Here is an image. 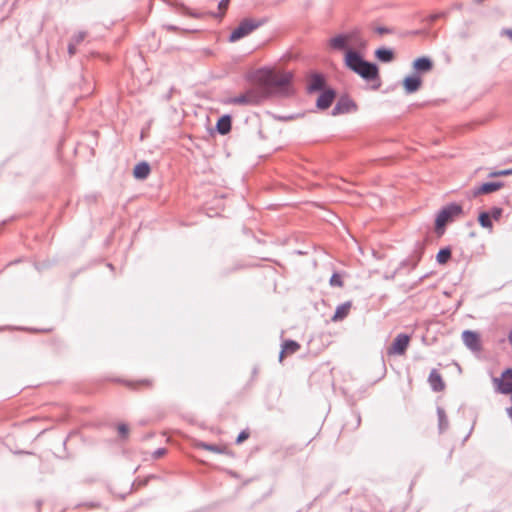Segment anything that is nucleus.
Masks as SVG:
<instances>
[{
	"mask_svg": "<svg viewBox=\"0 0 512 512\" xmlns=\"http://www.w3.org/2000/svg\"><path fill=\"white\" fill-rule=\"evenodd\" d=\"M292 74L289 72L263 71L257 75L256 85L244 93L227 97L226 105L256 106L275 95H288Z\"/></svg>",
	"mask_w": 512,
	"mask_h": 512,
	"instance_id": "nucleus-1",
	"label": "nucleus"
},
{
	"mask_svg": "<svg viewBox=\"0 0 512 512\" xmlns=\"http://www.w3.org/2000/svg\"><path fill=\"white\" fill-rule=\"evenodd\" d=\"M344 62L350 70L363 79L367 81L379 80L378 67L374 63L364 60L357 51L347 50Z\"/></svg>",
	"mask_w": 512,
	"mask_h": 512,
	"instance_id": "nucleus-2",
	"label": "nucleus"
},
{
	"mask_svg": "<svg viewBox=\"0 0 512 512\" xmlns=\"http://www.w3.org/2000/svg\"><path fill=\"white\" fill-rule=\"evenodd\" d=\"M328 45L332 50L345 51L346 53L347 50H365L367 41L361 36L359 31H352L331 38Z\"/></svg>",
	"mask_w": 512,
	"mask_h": 512,
	"instance_id": "nucleus-3",
	"label": "nucleus"
},
{
	"mask_svg": "<svg viewBox=\"0 0 512 512\" xmlns=\"http://www.w3.org/2000/svg\"><path fill=\"white\" fill-rule=\"evenodd\" d=\"M462 214V207L458 204H451L442 209L436 218L435 228L437 231L442 232L447 223L453 218Z\"/></svg>",
	"mask_w": 512,
	"mask_h": 512,
	"instance_id": "nucleus-4",
	"label": "nucleus"
},
{
	"mask_svg": "<svg viewBox=\"0 0 512 512\" xmlns=\"http://www.w3.org/2000/svg\"><path fill=\"white\" fill-rule=\"evenodd\" d=\"M261 25V22L251 18L243 19L239 25L231 32L229 36L230 42H236L249 34Z\"/></svg>",
	"mask_w": 512,
	"mask_h": 512,
	"instance_id": "nucleus-5",
	"label": "nucleus"
},
{
	"mask_svg": "<svg viewBox=\"0 0 512 512\" xmlns=\"http://www.w3.org/2000/svg\"><path fill=\"white\" fill-rule=\"evenodd\" d=\"M410 336L407 334H398L393 340L391 345L387 348L388 356H402L406 353V350L410 344Z\"/></svg>",
	"mask_w": 512,
	"mask_h": 512,
	"instance_id": "nucleus-6",
	"label": "nucleus"
},
{
	"mask_svg": "<svg viewBox=\"0 0 512 512\" xmlns=\"http://www.w3.org/2000/svg\"><path fill=\"white\" fill-rule=\"evenodd\" d=\"M357 104L347 96L341 97L332 110V115H340L357 111Z\"/></svg>",
	"mask_w": 512,
	"mask_h": 512,
	"instance_id": "nucleus-7",
	"label": "nucleus"
},
{
	"mask_svg": "<svg viewBox=\"0 0 512 512\" xmlns=\"http://www.w3.org/2000/svg\"><path fill=\"white\" fill-rule=\"evenodd\" d=\"M497 389L502 394H512V368L506 369L500 378L494 379Z\"/></svg>",
	"mask_w": 512,
	"mask_h": 512,
	"instance_id": "nucleus-8",
	"label": "nucleus"
},
{
	"mask_svg": "<svg viewBox=\"0 0 512 512\" xmlns=\"http://www.w3.org/2000/svg\"><path fill=\"white\" fill-rule=\"evenodd\" d=\"M464 344L472 351L479 352L482 349L481 338L479 333L466 330L462 333Z\"/></svg>",
	"mask_w": 512,
	"mask_h": 512,
	"instance_id": "nucleus-9",
	"label": "nucleus"
},
{
	"mask_svg": "<svg viewBox=\"0 0 512 512\" xmlns=\"http://www.w3.org/2000/svg\"><path fill=\"white\" fill-rule=\"evenodd\" d=\"M336 93L333 89L324 90L317 99L316 106L321 110L328 109L333 103Z\"/></svg>",
	"mask_w": 512,
	"mask_h": 512,
	"instance_id": "nucleus-10",
	"label": "nucleus"
},
{
	"mask_svg": "<svg viewBox=\"0 0 512 512\" xmlns=\"http://www.w3.org/2000/svg\"><path fill=\"white\" fill-rule=\"evenodd\" d=\"M324 86L325 79L321 74L314 73L308 78L307 90L309 93L321 91L324 89Z\"/></svg>",
	"mask_w": 512,
	"mask_h": 512,
	"instance_id": "nucleus-11",
	"label": "nucleus"
},
{
	"mask_svg": "<svg viewBox=\"0 0 512 512\" xmlns=\"http://www.w3.org/2000/svg\"><path fill=\"white\" fill-rule=\"evenodd\" d=\"M194 446L198 449H204V450L210 451L212 453H216V454H229L230 453L229 448L226 444L213 445V444H207L202 441H196L194 443Z\"/></svg>",
	"mask_w": 512,
	"mask_h": 512,
	"instance_id": "nucleus-12",
	"label": "nucleus"
},
{
	"mask_svg": "<svg viewBox=\"0 0 512 512\" xmlns=\"http://www.w3.org/2000/svg\"><path fill=\"white\" fill-rule=\"evenodd\" d=\"M300 344L294 340H285L279 354V361L282 362L285 357L296 353L300 349Z\"/></svg>",
	"mask_w": 512,
	"mask_h": 512,
	"instance_id": "nucleus-13",
	"label": "nucleus"
},
{
	"mask_svg": "<svg viewBox=\"0 0 512 512\" xmlns=\"http://www.w3.org/2000/svg\"><path fill=\"white\" fill-rule=\"evenodd\" d=\"M422 85V79L420 76L412 75L408 76L403 81V87L407 94L414 93L420 89Z\"/></svg>",
	"mask_w": 512,
	"mask_h": 512,
	"instance_id": "nucleus-14",
	"label": "nucleus"
},
{
	"mask_svg": "<svg viewBox=\"0 0 512 512\" xmlns=\"http://www.w3.org/2000/svg\"><path fill=\"white\" fill-rule=\"evenodd\" d=\"M433 66H434L433 61L429 57H426V56L419 57V58L415 59L413 62V68L418 73H428L433 69Z\"/></svg>",
	"mask_w": 512,
	"mask_h": 512,
	"instance_id": "nucleus-15",
	"label": "nucleus"
},
{
	"mask_svg": "<svg viewBox=\"0 0 512 512\" xmlns=\"http://www.w3.org/2000/svg\"><path fill=\"white\" fill-rule=\"evenodd\" d=\"M428 381L434 391L440 392L445 388V383L441 374L435 369L430 372Z\"/></svg>",
	"mask_w": 512,
	"mask_h": 512,
	"instance_id": "nucleus-16",
	"label": "nucleus"
},
{
	"mask_svg": "<svg viewBox=\"0 0 512 512\" xmlns=\"http://www.w3.org/2000/svg\"><path fill=\"white\" fill-rule=\"evenodd\" d=\"M502 186L503 184L501 182L484 183L473 191V196L476 197L481 194H489L495 192L499 190Z\"/></svg>",
	"mask_w": 512,
	"mask_h": 512,
	"instance_id": "nucleus-17",
	"label": "nucleus"
},
{
	"mask_svg": "<svg viewBox=\"0 0 512 512\" xmlns=\"http://www.w3.org/2000/svg\"><path fill=\"white\" fill-rule=\"evenodd\" d=\"M124 384L131 389H150L153 387V379L143 378L136 381H125Z\"/></svg>",
	"mask_w": 512,
	"mask_h": 512,
	"instance_id": "nucleus-18",
	"label": "nucleus"
},
{
	"mask_svg": "<svg viewBox=\"0 0 512 512\" xmlns=\"http://www.w3.org/2000/svg\"><path fill=\"white\" fill-rule=\"evenodd\" d=\"M351 309V302H346L336 308L332 321L337 322L343 320L349 314Z\"/></svg>",
	"mask_w": 512,
	"mask_h": 512,
	"instance_id": "nucleus-19",
	"label": "nucleus"
},
{
	"mask_svg": "<svg viewBox=\"0 0 512 512\" xmlns=\"http://www.w3.org/2000/svg\"><path fill=\"white\" fill-rule=\"evenodd\" d=\"M150 171L151 169L146 162H140L135 166L133 170V175L136 179L142 180L149 175Z\"/></svg>",
	"mask_w": 512,
	"mask_h": 512,
	"instance_id": "nucleus-20",
	"label": "nucleus"
},
{
	"mask_svg": "<svg viewBox=\"0 0 512 512\" xmlns=\"http://www.w3.org/2000/svg\"><path fill=\"white\" fill-rule=\"evenodd\" d=\"M217 129L221 134H226L231 130V118L228 115L221 117L217 123Z\"/></svg>",
	"mask_w": 512,
	"mask_h": 512,
	"instance_id": "nucleus-21",
	"label": "nucleus"
},
{
	"mask_svg": "<svg viewBox=\"0 0 512 512\" xmlns=\"http://www.w3.org/2000/svg\"><path fill=\"white\" fill-rule=\"evenodd\" d=\"M375 55L380 61H383V62H390L394 58L393 52L391 50L385 49V48L377 49L375 52Z\"/></svg>",
	"mask_w": 512,
	"mask_h": 512,
	"instance_id": "nucleus-22",
	"label": "nucleus"
},
{
	"mask_svg": "<svg viewBox=\"0 0 512 512\" xmlns=\"http://www.w3.org/2000/svg\"><path fill=\"white\" fill-rule=\"evenodd\" d=\"M450 258L451 250L449 248L441 249L436 256L437 262L441 265L446 264L450 260Z\"/></svg>",
	"mask_w": 512,
	"mask_h": 512,
	"instance_id": "nucleus-23",
	"label": "nucleus"
},
{
	"mask_svg": "<svg viewBox=\"0 0 512 512\" xmlns=\"http://www.w3.org/2000/svg\"><path fill=\"white\" fill-rule=\"evenodd\" d=\"M479 223L482 227L492 229L491 216L489 213L483 212L479 215Z\"/></svg>",
	"mask_w": 512,
	"mask_h": 512,
	"instance_id": "nucleus-24",
	"label": "nucleus"
},
{
	"mask_svg": "<svg viewBox=\"0 0 512 512\" xmlns=\"http://www.w3.org/2000/svg\"><path fill=\"white\" fill-rule=\"evenodd\" d=\"M86 35H87L86 32L80 31L72 37L70 42L75 43V45L78 46L79 44H81L84 41Z\"/></svg>",
	"mask_w": 512,
	"mask_h": 512,
	"instance_id": "nucleus-25",
	"label": "nucleus"
},
{
	"mask_svg": "<svg viewBox=\"0 0 512 512\" xmlns=\"http://www.w3.org/2000/svg\"><path fill=\"white\" fill-rule=\"evenodd\" d=\"M330 285L342 287L343 281H342L341 275L338 273H334L330 278Z\"/></svg>",
	"mask_w": 512,
	"mask_h": 512,
	"instance_id": "nucleus-26",
	"label": "nucleus"
},
{
	"mask_svg": "<svg viewBox=\"0 0 512 512\" xmlns=\"http://www.w3.org/2000/svg\"><path fill=\"white\" fill-rule=\"evenodd\" d=\"M512 174V169H505V170H499L494 171L489 174V177H499V176H508Z\"/></svg>",
	"mask_w": 512,
	"mask_h": 512,
	"instance_id": "nucleus-27",
	"label": "nucleus"
},
{
	"mask_svg": "<svg viewBox=\"0 0 512 512\" xmlns=\"http://www.w3.org/2000/svg\"><path fill=\"white\" fill-rule=\"evenodd\" d=\"M249 436H250V433L248 430L241 431L236 439V443L237 444L243 443L245 440H247L249 438Z\"/></svg>",
	"mask_w": 512,
	"mask_h": 512,
	"instance_id": "nucleus-28",
	"label": "nucleus"
},
{
	"mask_svg": "<svg viewBox=\"0 0 512 512\" xmlns=\"http://www.w3.org/2000/svg\"><path fill=\"white\" fill-rule=\"evenodd\" d=\"M118 432L121 436L127 437L129 434V428L126 424H119L118 425Z\"/></svg>",
	"mask_w": 512,
	"mask_h": 512,
	"instance_id": "nucleus-29",
	"label": "nucleus"
},
{
	"mask_svg": "<svg viewBox=\"0 0 512 512\" xmlns=\"http://www.w3.org/2000/svg\"><path fill=\"white\" fill-rule=\"evenodd\" d=\"M229 2H230V0H221L219 2L218 7H219V10L221 11L220 17H222L224 15L225 10L227 9V7L229 5Z\"/></svg>",
	"mask_w": 512,
	"mask_h": 512,
	"instance_id": "nucleus-30",
	"label": "nucleus"
},
{
	"mask_svg": "<svg viewBox=\"0 0 512 512\" xmlns=\"http://www.w3.org/2000/svg\"><path fill=\"white\" fill-rule=\"evenodd\" d=\"M501 215H502V209L501 208H493L491 213H490L491 218H493L495 220H499Z\"/></svg>",
	"mask_w": 512,
	"mask_h": 512,
	"instance_id": "nucleus-31",
	"label": "nucleus"
},
{
	"mask_svg": "<svg viewBox=\"0 0 512 512\" xmlns=\"http://www.w3.org/2000/svg\"><path fill=\"white\" fill-rule=\"evenodd\" d=\"M77 52V45H75V43H69L68 44V53L70 55V57L74 56Z\"/></svg>",
	"mask_w": 512,
	"mask_h": 512,
	"instance_id": "nucleus-32",
	"label": "nucleus"
},
{
	"mask_svg": "<svg viewBox=\"0 0 512 512\" xmlns=\"http://www.w3.org/2000/svg\"><path fill=\"white\" fill-rule=\"evenodd\" d=\"M166 452H167V450L165 448H160L153 453V457L155 459L160 458V457L164 456L166 454Z\"/></svg>",
	"mask_w": 512,
	"mask_h": 512,
	"instance_id": "nucleus-33",
	"label": "nucleus"
},
{
	"mask_svg": "<svg viewBox=\"0 0 512 512\" xmlns=\"http://www.w3.org/2000/svg\"><path fill=\"white\" fill-rule=\"evenodd\" d=\"M501 34L507 36L512 41V29H503Z\"/></svg>",
	"mask_w": 512,
	"mask_h": 512,
	"instance_id": "nucleus-34",
	"label": "nucleus"
},
{
	"mask_svg": "<svg viewBox=\"0 0 512 512\" xmlns=\"http://www.w3.org/2000/svg\"><path fill=\"white\" fill-rule=\"evenodd\" d=\"M376 31L379 33V34H384V33H387L388 32V29L387 28H384V27H378L376 29Z\"/></svg>",
	"mask_w": 512,
	"mask_h": 512,
	"instance_id": "nucleus-35",
	"label": "nucleus"
},
{
	"mask_svg": "<svg viewBox=\"0 0 512 512\" xmlns=\"http://www.w3.org/2000/svg\"><path fill=\"white\" fill-rule=\"evenodd\" d=\"M508 340H509L510 344L512 345V330L509 332Z\"/></svg>",
	"mask_w": 512,
	"mask_h": 512,
	"instance_id": "nucleus-36",
	"label": "nucleus"
}]
</instances>
